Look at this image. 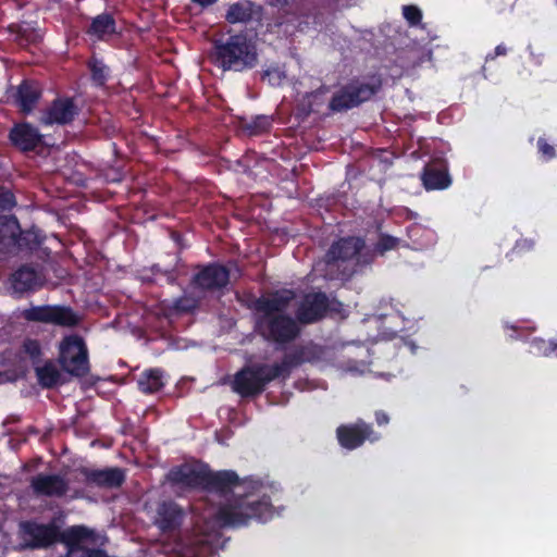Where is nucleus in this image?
<instances>
[{
	"instance_id": "nucleus-21",
	"label": "nucleus",
	"mask_w": 557,
	"mask_h": 557,
	"mask_svg": "<svg viewBox=\"0 0 557 557\" xmlns=\"http://www.w3.org/2000/svg\"><path fill=\"white\" fill-rule=\"evenodd\" d=\"M42 90L39 84L33 79H23L12 94L13 103L24 114H29L36 108Z\"/></svg>"
},
{
	"instance_id": "nucleus-4",
	"label": "nucleus",
	"mask_w": 557,
	"mask_h": 557,
	"mask_svg": "<svg viewBox=\"0 0 557 557\" xmlns=\"http://www.w3.org/2000/svg\"><path fill=\"white\" fill-rule=\"evenodd\" d=\"M382 88L380 76L355 77L333 94L329 101L332 113L347 112L369 101Z\"/></svg>"
},
{
	"instance_id": "nucleus-41",
	"label": "nucleus",
	"mask_w": 557,
	"mask_h": 557,
	"mask_svg": "<svg viewBox=\"0 0 557 557\" xmlns=\"http://www.w3.org/2000/svg\"><path fill=\"white\" fill-rule=\"evenodd\" d=\"M150 272L153 275H164L166 276V281L169 284H174L176 282L177 275L174 270H162L159 264H152L150 267Z\"/></svg>"
},
{
	"instance_id": "nucleus-22",
	"label": "nucleus",
	"mask_w": 557,
	"mask_h": 557,
	"mask_svg": "<svg viewBox=\"0 0 557 557\" xmlns=\"http://www.w3.org/2000/svg\"><path fill=\"white\" fill-rule=\"evenodd\" d=\"M421 181L426 190H444L453 183L448 166L444 161L428 163L422 170Z\"/></svg>"
},
{
	"instance_id": "nucleus-28",
	"label": "nucleus",
	"mask_w": 557,
	"mask_h": 557,
	"mask_svg": "<svg viewBox=\"0 0 557 557\" xmlns=\"http://www.w3.org/2000/svg\"><path fill=\"white\" fill-rule=\"evenodd\" d=\"M138 389L144 394H154L164 387L163 371L158 368L141 372L137 380Z\"/></svg>"
},
{
	"instance_id": "nucleus-5",
	"label": "nucleus",
	"mask_w": 557,
	"mask_h": 557,
	"mask_svg": "<svg viewBox=\"0 0 557 557\" xmlns=\"http://www.w3.org/2000/svg\"><path fill=\"white\" fill-rule=\"evenodd\" d=\"M65 531L55 519L40 523L36 519L22 520L17 524L18 550L47 549L62 543Z\"/></svg>"
},
{
	"instance_id": "nucleus-44",
	"label": "nucleus",
	"mask_w": 557,
	"mask_h": 557,
	"mask_svg": "<svg viewBox=\"0 0 557 557\" xmlns=\"http://www.w3.org/2000/svg\"><path fill=\"white\" fill-rule=\"evenodd\" d=\"M193 3L200 5L201 8H208L214 4L218 0H190Z\"/></svg>"
},
{
	"instance_id": "nucleus-20",
	"label": "nucleus",
	"mask_w": 557,
	"mask_h": 557,
	"mask_svg": "<svg viewBox=\"0 0 557 557\" xmlns=\"http://www.w3.org/2000/svg\"><path fill=\"white\" fill-rule=\"evenodd\" d=\"M364 242L360 237L348 236L334 242L325 253V262L334 264L338 261H348L363 249Z\"/></svg>"
},
{
	"instance_id": "nucleus-12",
	"label": "nucleus",
	"mask_w": 557,
	"mask_h": 557,
	"mask_svg": "<svg viewBox=\"0 0 557 557\" xmlns=\"http://www.w3.org/2000/svg\"><path fill=\"white\" fill-rule=\"evenodd\" d=\"M77 471L83 476V482L90 487L114 490L120 488L126 481L125 470L119 467L104 469L81 467Z\"/></svg>"
},
{
	"instance_id": "nucleus-31",
	"label": "nucleus",
	"mask_w": 557,
	"mask_h": 557,
	"mask_svg": "<svg viewBox=\"0 0 557 557\" xmlns=\"http://www.w3.org/2000/svg\"><path fill=\"white\" fill-rule=\"evenodd\" d=\"M87 67L90 71L91 81L96 86L101 87L107 83L110 69L101 59L92 55L87 62Z\"/></svg>"
},
{
	"instance_id": "nucleus-2",
	"label": "nucleus",
	"mask_w": 557,
	"mask_h": 557,
	"mask_svg": "<svg viewBox=\"0 0 557 557\" xmlns=\"http://www.w3.org/2000/svg\"><path fill=\"white\" fill-rule=\"evenodd\" d=\"M274 516L271 497L259 490L238 495L233 502L220 507L216 520L222 527H244L250 520L267 522Z\"/></svg>"
},
{
	"instance_id": "nucleus-46",
	"label": "nucleus",
	"mask_w": 557,
	"mask_h": 557,
	"mask_svg": "<svg viewBox=\"0 0 557 557\" xmlns=\"http://www.w3.org/2000/svg\"><path fill=\"white\" fill-rule=\"evenodd\" d=\"M183 302V299H178L176 302H175V308L178 309V310H184L186 311L187 310V307L183 306L182 305Z\"/></svg>"
},
{
	"instance_id": "nucleus-6",
	"label": "nucleus",
	"mask_w": 557,
	"mask_h": 557,
	"mask_svg": "<svg viewBox=\"0 0 557 557\" xmlns=\"http://www.w3.org/2000/svg\"><path fill=\"white\" fill-rule=\"evenodd\" d=\"M276 380L269 363H253L238 370L232 381V391L242 398H256Z\"/></svg>"
},
{
	"instance_id": "nucleus-11",
	"label": "nucleus",
	"mask_w": 557,
	"mask_h": 557,
	"mask_svg": "<svg viewBox=\"0 0 557 557\" xmlns=\"http://www.w3.org/2000/svg\"><path fill=\"white\" fill-rule=\"evenodd\" d=\"M330 310V299L323 292L306 294L299 302L295 318L299 324L308 325L323 320Z\"/></svg>"
},
{
	"instance_id": "nucleus-17",
	"label": "nucleus",
	"mask_w": 557,
	"mask_h": 557,
	"mask_svg": "<svg viewBox=\"0 0 557 557\" xmlns=\"http://www.w3.org/2000/svg\"><path fill=\"white\" fill-rule=\"evenodd\" d=\"M30 488L37 496L64 497L69 491V481L57 473H38L30 479Z\"/></svg>"
},
{
	"instance_id": "nucleus-24",
	"label": "nucleus",
	"mask_w": 557,
	"mask_h": 557,
	"mask_svg": "<svg viewBox=\"0 0 557 557\" xmlns=\"http://www.w3.org/2000/svg\"><path fill=\"white\" fill-rule=\"evenodd\" d=\"M86 34L98 41H106L112 36L121 34L117 29L116 21L112 13L102 12L91 18Z\"/></svg>"
},
{
	"instance_id": "nucleus-30",
	"label": "nucleus",
	"mask_w": 557,
	"mask_h": 557,
	"mask_svg": "<svg viewBox=\"0 0 557 557\" xmlns=\"http://www.w3.org/2000/svg\"><path fill=\"white\" fill-rule=\"evenodd\" d=\"M252 13L251 1H238L228 7L225 20L231 24L246 23L252 18Z\"/></svg>"
},
{
	"instance_id": "nucleus-10",
	"label": "nucleus",
	"mask_w": 557,
	"mask_h": 557,
	"mask_svg": "<svg viewBox=\"0 0 557 557\" xmlns=\"http://www.w3.org/2000/svg\"><path fill=\"white\" fill-rule=\"evenodd\" d=\"M336 438L341 447L354 450L361 447L366 441L379 442L382 435L374 431L371 423L358 419L355 423L341 424L336 429Z\"/></svg>"
},
{
	"instance_id": "nucleus-23",
	"label": "nucleus",
	"mask_w": 557,
	"mask_h": 557,
	"mask_svg": "<svg viewBox=\"0 0 557 557\" xmlns=\"http://www.w3.org/2000/svg\"><path fill=\"white\" fill-rule=\"evenodd\" d=\"M18 234L20 223L16 216H0V255H16V243H18Z\"/></svg>"
},
{
	"instance_id": "nucleus-42",
	"label": "nucleus",
	"mask_w": 557,
	"mask_h": 557,
	"mask_svg": "<svg viewBox=\"0 0 557 557\" xmlns=\"http://www.w3.org/2000/svg\"><path fill=\"white\" fill-rule=\"evenodd\" d=\"M508 52L507 47L504 44H499L495 47L494 51L486 55V61H493L497 57L506 55Z\"/></svg>"
},
{
	"instance_id": "nucleus-45",
	"label": "nucleus",
	"mask_w": 557,
	"mask_h": 557,
	"mask_svg": "<svg viewBox=\"0 0 557 557\" xmlns=\"http://www.w3.org/2000/svg\"><path fill=\"white\" fill-rule=\"evenodd\" d=\"M545 354H553L557 357V342H549L548 347L545 349Z\"/></svg>"
},
{
	"instance_id": "nucleus-43",
	"label": "nucleus",
	"mask_w": 557,
	"mask_h": 557,
	"mask_svg": "<svg viewBox=\"0 0 557 557\" xmlns=\"http://www.w3.org/2000/svg\"><path fill=\"white\" fill-rule=\"evenodd\" d=\"M374 417H375L376 424L380 426L386 425L389 422L388 414L383 410L375 411Z\"/></svg>"
},
{
	"instance_id": "nucleus-19",
	"label": "nucleus",
	"mask_w": 557,
	"mask_h": 557,
	"mask_svg": "<svg viewBox=\"0 0 557 557\" xmlns=\"http://www.w3.org/2000/svg\"><path fill=\"white\" fill-rule=\"evenodd\" d=\"M9 139L20 151L29 152L34 151L41 144L42 135L30 123L21 122L14 124L10 129Z\"/></svg>"
},
{
	"instance_id": "nucleus-29",
	"label": "nucleus",
	"mask_w": 557,
	"mask_h": 557,
	"mask_svg": "<svg viewBox=\"0 0 557 557\" xmlns=\"http://www.w3.org/2000/svg\"><path fill=\"white\" fill-rule=\"evenodd\" d=\"M45 239L46 236L36 227H32L26 231H23L20 227V234L17 235L18 243H16V255L21 252H33L39 249Z\"/></svg>"
},
{
	"instance_id": "nucleus-35",
	"label": "nucleus",
	"mask_w": 557,
	"mask_h": 557,
	"mask_svg": "<svg viewBox=\"0 0 557 557\" xmlns=\"http://www.w3.org/2000/svg\"><path fill=\"white\" fill-rule=\"evenodd\" d=\"M403 15L410 26H417L422 21V11L413 4L404 5Z\"/></svg>"
},
{
	"instance_id": "nucleus-38",
	"label": "nucleus",
	"mask_w": 557,
	"mask_h": 557,
	"mask_svg": "<svg viewBox=\"0 0 557 557\" xmlns=\"http://www.w3.org/2000/svg\"><path fill=\"white\" fill-rule=\"evenodd\" d=\"M399 239L388 235V234H381L379 237V240L375 245V249L380 252H385L388 250H392L397 247Z\"/></svg>"
},
{
	"instance_id": "nucleus-34",
	"label": "nucleus",
	"mask_w": 557,
	"mask_h": 557,
	"mask_svg": "<svg viewBox=\"0 0 557 557\" xmlns=\"http://www.w3.org/2000/svg\"><path fill=\"white\" fill-rule=\"evenodd\" d=\"M285 78L286 73L278 64L269 66L261 74V79L267 81L273 87L281 86Z\"/></svg>"
},
{
	"instance_id": "nucleus-15",
	"label": "nucleus",
	"mask_w": 557,
	"mask_h": 557,
	"mask_svg": "<svg viewBox=\"0 0 557 557\" xmlns=\"http://www.w3.org/2000/svg\"><path fill=\"white\" fill-rule=\"evenodd\" d=\"M79 109L71 97H57L42 111L40 122L44 125H67L78 115Z\"/></svg>"
},
{
	"instance_id": "nucleus-36",
	"label": "nucleus",
	"mask_w": 557,
	"mask_h": 557,
	"mask_svg": "<svg viewBox=\"0 0 557 557\" xmlns=\"http://www.w3.org/2000/svg\"><path fill=\"white\" fill-rule=\"evenodd\" d=\"M22 350L27 356H29V358L33 361H38L40 356H41V346H40V343L37 339L26 338L23 342Z\"/></svg>"
},
{
	"instance_id": "nucleus-27",
	"label": "nucleus",
	"mask_w": 557,
	"mask_h": 557,
	"mask_svg": "<svg viewBox=\"0 0 557 557\" xmlns=\"http://www.w3.org/2000/svg\"><path fill=\"white\" fill-rule=\"evenodd\" d=\"M305 348L298 347L295 350L287 352L283 356L281 362L270 364L276 380L282 379L286 381L292 373L294 368L299 367L306 361Z\"/></svg>"
},
{
	"instance_id": "nucleus-47",
	"label": "nucleus",
	"mask_w": 557,
	"mask_h": 557,
	"mask_svg": "<svg viewBox=\"0 0 557 557\" xmlns=\"http://www.w3.org/2000/svg\"><path fill=\"white\" fill-rule=\"evenodd\" d=\"M277 2L278 3H282V2L286 3V0H277Z\"/></svg>"
},
{
	"instance_id": "nucleus-40",
	"label": "nucleus",
	"mask_w": 557,
	"mask_h": 557,
	"mask_svg": "<svg viewBox=\"0 0 557 557\" xmlns=\"http://www.w3.org/2000/svg\"><path fill=\"white\" fill-rule=\"evenodd\" d=\"M36 34L34 30L18 27L16 33V40L21 46H26L35 41Z\"/></svg>"
},
{
	"instance_id": "nucleus-18",
	"label": "nucleus",
	"mask_w": 557,
	"mask_h": 557,
	"mask_svg": "<svg viewBox=\"0 0 557 557\" xmlns=\"http://www.w3.org/2000/svg\"><path fill=\"white\" fill-rule=\"evenodd\" d=\"M242 480L234 470L212 471L207 466L203 491L226 495L240 485Z\"/></svg>"
},
{
	"instance_id": "nucleus-26",
	"label": "nucleus",
	"mask_w": 557,
	"mask_h": 557,
	"mask_svg": "<svg viewBox=\"0 0 557 557\" xmlns=\"http://www.w3.org/2000/svg\"><path fill=\"white\" fill-rule=\"evenodd\" d=\"M326 92L327 88L325 86H321L313 91L306 92L296 104V115L304 120L311 113L319 112L325 103Z\"/></svg>"
},
{
	"instance_id": "nucleus-14",
	"label": "nucleus",
	"mask_w": 557,
	"mask_h": 557,
	"mask_svg": "<svg viewBox=\"0 0 557 557\" xmlns=\"http://www.w3.org/2000/svg\"><path fill=\"white\" fill-rule=\"evenodd\" d=\"M207 465L195 468L188 463L175 466L166 474V481L182 490L203 491Z\"/></svg>"
},
{
	"instance_id": "nucleus-3",
	"label": "nucleus",
	"mask_w": 557,
	"mask_h": 557,
	"mask_svg": "<svg viewBox=\"0 0 557 557\" xmlns=\"http://www.w3.org/2000/svg\"><path fill=\"white\" fill-rule=\"evenodd\" d=\"M210 58L224 72H244L258 64V50L255 41L240 32L213 40Z\"/></svg>"
},
{
	"instance_id": "nucleus-13",
	"label": "nucleus",
	"mask_w": 557,
	"mask_h": 557,
	"mask_svg": "<svg viewBox=\"0 0 557 557\" xmlns=\"http://www.w3.org/2000/svg\"><path fill=\"white\" fill-rule=\"evenodd\" d=\"M186 518L184 508L172 499L158 503L153 518L154 525L163 534L178 532Z\"/></svg>"
},
{
	"instance_id": "nucleus-1",
	"label": "nucleus",
	"mask_w": 557,
	"mask_h": 557,
	"mask_svg": "<svg viewBox=\"0 0 557 557\" xmlns=\"http://www.w3.org/2000/svg\"><path fill=\"white\" fill-rule=\"evenodd\" d=\"M295 298L294 290L282 289L255 299V331L263 339L286 345L299 337L301 329L297 319L285 312Z\"/></svg>"
},
{
	"instance_id": "nucleus-9",
	"label": "nucleus",
	"mask_w": 557,
	"mask_h": 557,
	"mask_svg": "<svg viewBox=\"0 0 557 557\" xmlns=\"http://www.w3.org/2000/svg\"><path fill=\"white\" fill-rule=\"evenodd\" d=\"M230 275V270L222 263L199 264L190 280V285L194 289L202 293H218L226 288Z\"/></svg>"
},
{
	"instance_id": "nucleus-33",
	"label": "nucleus",
	"mask_w": 557,
	"mask_h": 557,
	"mask_svg": "<svg viewBox=\"0 0 557 557\" xmlns=\"http://www.w3.org/2000/svg\"><path fill=\"white\" fill-rule=\"evenodd\" d=\"M272 126V120L268 115H257L249 121L243 122L244 129L249 135H260L268 132Z\"/></svg>"
},
{
	"instance_id": "nucleus-37",
	"label": "nucleus",
	"mask_w": 557,
	"mask_h": 557,
	"mask_svg": "<svg viewBox=\"0 0 557 557\" xmlns=\"http://www.w3.org/2000/svg\"><path fill=\"white\" fill-rule=\"evenodd\" d=\"M537 149L545 161H549L557 157V147L548 144L543 137L537 139Z\"/></svg>"
},
{
	"instance_id": "nucleus-7",
	"label": "nucleus",
	"mask_w": 557,
	"mask_h": 557,
	"mask_svg": "<svg viewBox=\"0 0 557 557\" xmlns=\"http://www.w3.org/2000/svg\"><path fill=\"white\" fill-rule=\"evenodd\" d=\"M59 362L69 374L84 377L89 373L88 349L83 337L65 336L60 344Z\"/></svg>"
},
{
	"instance_id": "nucleus-25",
	"label": "nucleus",
	"mask_w": 557,
	"mask_h": 557,
	"mask_svg": "<svg viewBox=\"0 0 557 557\" xmlns=\"http://www.w3.org/2000/svg\"><path fill=\"white\" fill-rule=\"evenodd\" d=\"M10 284L14 293L24 294L40 286V277L35 268L23 264L10 275Z\"/></svg>"
},
{
	"instance_id": "nucleus-16",
	"label": "nucleus",
	"mask_w": 557,
	"mask_h": 557,
	"mask_svg": "<svg viewBox=\"0 0 557 557\" xmlns=\"http://www.w3.org/2000/svg\"><path fill=\"white\" fill-rule=\"evenodd\" d=\"M90 535V531L82 525L65 530L62 543L67 547L66 557H108L103 549L88 548L83 545Z\"/></svg>"
},
{
	"instance_id": "nucleus-39",
	"label": "nucleus",
	"mask_w": 557,
	"mask_h": 557,
	"mask_svg": "<svg viewBox=\"0 0 557 557\" xmlns=\"http://www.w3.org/2000/svg\"><path fill=\"white\" fill-rule=\"evenodd\" d=\"M16 205L14 194L9 189H0V208L11 210Z\"/></svg>"
},
{
	"instance_id": "nucleus-32",
	"label": "nucleus",
	"mask_w": 557,
	"mask_h": 557,
	"mask_svg": "<svg viewBox=\"0 0 557 557\" xmlns=\"http://www.w3.org/2000/svg\"><path fill=\"white\" fill-rule=\"evenodd\" d=\"M36 375L39 384L45 388H52L58 385L61 376L59 370L50 362L37 367Z\"/></svg>"
},
{
	"instance_id": "nucleus-8",
	"label": "nucleus",
	"mask_w": 557,
	"mask_h": 557,
	"mask_svg": "<svg viewBox=\"0 0 557 557\" xmlns=\"http://www.w3.org/2000/svg\"><path fill=\"white\" fill-rule=\"evenodd\" d=\"M21 318L27 322L52 324L61 327H75L81 322V317L65 305H39L30 306L22 310Z\"/></svg>"
}]
</instances>
